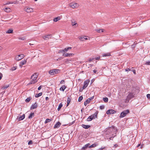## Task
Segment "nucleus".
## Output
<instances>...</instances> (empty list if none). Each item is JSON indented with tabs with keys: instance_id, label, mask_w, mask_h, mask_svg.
<instances>
[{
	"instance_id": "obj_37",
	"label": "nucleus",
	"mask_w": 150,
	"mask_h": 150,
	"mask_svg": "<svg viewBox=\"0 0 150 150\" xmlns=\"http://www.w3.org/2000/svg\"><path fill=\"white\" fill-rule=\"evenodd\" d=\"M97 146L96 144H93L90 146L89 147H95Z\"/></svg>"
},
{
	"instance_id": "obj_1",
	"label": "nucleus",
	"mask_w": 150,
	"mask_h": 150,
	"mask_svg": "<svg viewBox=\"0 0 150 150\" xmlns=\"http://www.w3.org/2000/svg\"><path fill=\"white\" fill-rule=\"evenodd\" d=\"M38 75L36 73L33 74L31 76L30 80L28 85L34 84L37 83L38 81L37 79Z\"/></svg>"
},
{
	"instance_id": "obj_28",
	"label": "nucleus",
	"mask_w": 150,
	"mask_h": 150,
	"mask_svg": "<svg viewBox=\"0 0 150 150\" xmlns=\"http://www.w3.org/2000/svg\"><path fill=\"white\" fill-rule=\"evenodd\" d=\"M71 47H69L67 48H66L64 49V53L65 52H67L69 50L71 49Z\"/></svg>"
},
{
	"instance_id": "obj_14",
	"label": "nucleus",
	"mask_w": 150,
	"mask_h": 150,
	"mask_svg": "<svg viewBox=\"0 0 150 150\" xmlns=\"http://www.w3.org/2000/svg\"><path fill=\"white\" fill-rule=\"evenodd\" d=\"M28 13H30L33 11V9L31 8L28 7L25 10Z\"/></svg>"
},
{
	"instance_id": "obj_49",
	"label": "nucleus",
	"mask_w": 150,
	"mask_h": 150,
	"mask_svg": "<svg viewBox=\"0 0 150 150\" xmlns=\"http://www.w3.org/2000/svg\"><path fill=\"white\" fill-rule=\"evenodd\" d=\"M64 83V80H62V81H61L60 82V84H63V83Z\"/></svg>"
},
{
	"instance_id": "obj_17",
	"label": "nucleus",
	"mask_w": 150,
	"mask_h": 150,
	"mask_svg": "<svg viewBox=\"0 0 150 150\" xmlns=\"http://www.w3.org/2000/svg\"><path fill=\"white\" fill-rule=\"evenodd\" d=\"M61 18L60 17L58 16L57 17L53 19V21L54 22H56L58 21Z\"/></svg>"
},
{
	"instance_id": "obj_2",
	"label": "nucleus",
	"mask_w": 150,
	"mask_h": 150,
	"mask_svg": "<svg viewBox=\"0 0 150 150\" xmlns=\"http://www.w3.org/2000/svg\"><path fill=\"white\" fill-rule=\"evenodd\" d=\"M98 112V111H97L94 114L89 116L87 119V120L88 121H91L93 119H95L96 117H97V115Z\"/></svg>"
},
{
	"instance_id": "obj_62",
	"label": "nucleus",
	"mask_w": 150,
	"mask_h": 150,
	"mask_svg": "<svg viewBox=\"0 0 150 150\" xmlns=\"http://www.w3.org/2000/svg\"><path fill=\"white\" fill-rule=\"evenodd\" d=\"M107 131H108L109 133H110V129H109L108 131V130H106L105 132H107Z\"/></svg>"
},
{
	"instance_id": "obj_38",
	"label": "nucleus",
	"mask_w": 150,
	"mask_h": 150,
	"mask_svg": "<svg viewBox=\"0 0 150 150\" xmlns=\"http://www.w3.org/2000/svg\"><path fill=\"white\" fill-rule=\"evenodd\" d=\"M84 36H81V37H79V39L80 40H81V41H84Z\"/></svg>"
},
{
	"instance_id": "obj_52",
	"label": "nucleus",
	"mask_w": 150,
	"mask_h": 150,
	"mask_svg": "<svg viewBox=\"0 0 150 150\" xmlns=\"http://www.w3.org/2000/svg\"><path fill=\"white\" fill-rule=\"evenodd\" d=\"M147 97L148 98L150 99V94H148L147 95Z\"/></svg>"
},
{
	"instance_id": "obj_64",
	"label": "nucleus",
	"mask_w": 150,
	"mask_h": 150,
	"mask_svg": "<svg viewBox=\"0 0 150 150\" xmlns=\"http://www.w3.org/2000/svg\"><path fill=\"white\" fill-rule=\"evenodd\" d=\"M143 146V145H141V146L140 147V148H142Z\"/></svg>"
},
{
	"instance_id": "obj_24",
	"label": "nucleus",
	"mask_w": 150,
	"mask_h": 150,
	"mask_svg": "<svg viewBox=\"0 0 150 150\" xmlns=\"http://www.w3.org/2000/svg\"><path fill=\"white\" fill-rule=\"evenodd\" d=\"M62 106L63 105L62 103H60L58 106V108H57V110L58 111H59L60 110L61 108L62 107Z\"/></svg>"
},
{
	"instance_id": "obj_29",
	"label": "nucleus",
	"mask_w": 150,
	"mask_h": 150,
	"mask_svg": "<svg viewBox=\"0 0 150 150\" xmlns=\"http://www.w3.org/2000/svg\"><path fill=\"white\" fill-rule=\"evenodd\" d=\"M31 99L32 98L31 97H29L25 100V102L27 103H28Z\"/></svg>"
},
{
	"instance_id": "obj_46",
	"label": "nucleus",
	"mask_w": 150,
	"mask_h": 150,
	"mask_svg": "<svg viewBox=\"0 0 150 150\" xmlns=\"http://www.w3.org/2000/svg\"><path fill=\"white\" fill-rule=\"evenodd\" d=\"M94 98V96H93L90 98H88V100H89L90 101L91 100L93 99Z\"/></svg>"
},
{
	"instance_id": "obj_23",
	"label": "nucleus",
	"mask_w": 150,
	"mask_h": 150,
	"mask_svg": "<svg viewBox=\"0 0 150 150\" xmlns=\"http://www.w3.org/2000/svg\"><path fill=\"white\" fill-rule=\"evenodd\" d=\"M71 101V98L69 97H68L67 99V106L70 103Z\"/></svg>"
},
{
	"instance_id": "obj_16",
	"label": "nucleus",
	"mask_w": 150,
	"mask_h": 150,
	"mask_svg": "<svg viewBox=\"0 0 150 150\" xmlns=\"http://www.w3.org/2000/svg\"><path fill=\"white\" fill-rule=\"evenodd\" d=\"M34 116V112H31L29 115L28 118L29 119H31Z\"/></svg>"
},
{
	"instance_id": "obj_15",
	"label": "nucleus",
	"mask_w": 150,
	"mask_h": 150,
	"mask_svg": "<svg viewBox=\"0 0 150 150\" xmlns=\"http://www.w3.org/2000/svg\"><path fill=\"white\" fill-rule=\"evenodd\" d=\"M67 88V86L65 85L62 86L60 88L59 90L63 91H64L65 89Z\"/></svg>"
},
{
	"instance_id": "obj_61",
	"label": "nucleus",
	"mask_w": 150,
	"mask_h": 150,
	"mask_svg": "<svg viewBox=\"0 0 150 150\" xmlns=\"http://www.w3.org/2000/svg\"><path fill=\"white\" fill-rule=\"evenodd\" d=\"M105 147H103V148H102V147H101V148H100V150H103V149H105Z\"/></svg>"
},
{
	"instance_id": "obj_20",
	"label": "nucleus",
	"mask_w": 150,
	"mask_h": 150,
	"mask_svg": "<svg viewBox=\"0 0 150 150\" xmlns=\"http://www.w3.org/2000/svg\"><path fill=\"white\" fill-rule=\"evenodd\" d=\"M82 126L83 128H84L85 129H88L90 127V126L89 125H83V124L82 125Z\"/></svg>"
},
{
	"instance_id": "obj_59",
	"label": "nucleus",
	"mask_w": 150,
	"mask_h": 150,
	"mask_svg": "<svg viewBox=\"0 0 150 150\" xmlns=\"http://www.w3.org/2000/svg\"><path fill=\"white\" fill-rule=\"evenodd\" d=\"M93 72L95 73H96L97 72V70H94L93 71Z\"/></svg>"
},
{
	"instance_id": "obj_56",
	"label": "nucleus",
	"mask_w": 150,
	"mask_h": 150,
	"mask_svg": "<svg viewBox=\"0 0 150 150\" xmlns=\"http://www.w3.org/2000/svg\"><path fill=\"white\" fill-rule=\"evenodd\" d=\"M113 137H110L109 138V139L110 140H112Z\"/></svg>"
},
{
	"instance_id": "obj_51",
	"label": "nucleus",
	"mask_w": 150,
	"mask_h": 150,
	"mask_svg": "<svg viewBox=\"0 0 150 150\" xmlns=\"http://www.w3.org/2000/svg\"><path fill=\"white\" fill-rule=\"evenodd\" d=\"M146 64L147 65H150V61L146 62Z\"/></svg>"
},
{
	"instance_id": "obj_25",
	"label": "nucleus",
	"mask_w": 150,
	"mask_h": 150,
	"mask_svg": "<svg viewBox=\"0 0 150 150\" xmlns=\"http://www.w3.org/2000/svg\"><path fill=\"white\" fill-rule=\"evenodd\" d=\"M13 30L12 29H9L8 31H6V33L10 34L12 33H13Z\"/></svg>"
},
{
	"instance_id": "obj_30",
	"label": "nucleus",
	"mask_w": 150,
	"mask_h": 150,
	"mask_svg": "<svg viewBox=\"0 0 150 150\" xmlns=\"http://www.w3.org/2000/svg\"><path fill=\"white\" fill-rule=\"evenodd\" d=\"M90 100H88V99H87L84 102V105L85 106H86L87 104L89 103H90Z\"/></svg>"
},
{
	"instance_id": "obj_55",
	"label": "nucleus",
	"mask_w": 150,
	"mask_h": 150,
	"mask_svg": "<svg viewBox=\"0 0 150 150\" xmlns=\"http://www.w3.org/2000/svg\"><path fill=\"white\" fill-rule=\"evenodd\" d=\"M84 40H88V38H86V36H84Z\"/></svg>"
},
{
	"instance_id": "obj_12",
	"label": "nucleus",
	"mask_w": 150,
	"mask_h": 150,
	"mask_svg": "<svg viewBox=\"0 0 150 150\" xmlns=\"http://www.w3.org/2000/svg\"><path fill=\"white\" fill-rule=\"evenodd\" d=\"M27 62L26 60H24L21 61L20 63L19 66L20 67H22V66L26 64Z\"/></svg>"
},
{
	"instance_id": "obj_21",
	"label": "nucleus",
	"mask_w": 150,
	"mask_h": 150,
	"mask_svg": "<svg viewBox=\"0 0 150 150\" xmlns=\"http://www.w3.org/2000/svg\"><path fill=\"white\" fill-rule=\"evenodd\" d=\"M11 9L8 8H5L4 11L6 12H10L11 11Z\"/></svg>"
},
{
	"instance_id": "obj_45",
	"label": "nucleus",
	"mask_w": 150,
	"mask_h": 150,
	"mask_svg": "<svg viewBox=\"0 0 150 150\" xmlns=\"http://www.w3.org/2000/svg\"><path fill=\"white\" fill-rule=\"evenodd\" d=\"M19 40H24L25 39V38L24 37H23L19 38Z\"/></svg>"
},
{
	"instance_id": "obj_60",
	"label": "nucleus",
	"mask_w": 150,
	"mask_h": 150,
	"mask_svg": "<svg viewBox=\"0 0 150 150\" xmlns=\"http://www.w3.org/2000/svg\"><path fill=\"white\" fill-rule=\"evenodd\" d=\"M13 3V2H10L9 3H6V4H12Z\"/></svg>"
},
{
	"instance_id": "obj_31",
	"label": "nucleus",
	"mask_w": 150,
	"mask_h": 150,
	"mask_svg": "<svg viewBox=\"0 0 150 150\" xmlns=\"http://www.w3.org/2000/svg\"><path fill=\"white\" fill-rule=\"evenodd\" d=\"M54 74H57L59 73V69H54Z\"/></svg>"
},
{
	"instance_id": "obj_19",
	"label": "nucleus",
	"mask_w": 150,
	"mask_h": 150,
	"mask_svg": "<svg viewBox=\"0 0 150 150\" xmlns=\"http://www.w3.org/2000/svg\"><path fill=\"white\" fill-rule=\"evenodd\" d=\"M49 73L52 75H54V70L53 69H51L49 71Z\"/></svg>"
},
{
	"instance_id": "obj_32",
	"label": "nucleus",
	"mask_w": 150,
	"mask_h": 150,
	"mask_svg": "<svg viewBox=\"0 0 150 150\" xmlns=\"http://www.w3.org/2000/svg\"><path fill=\"white\" fill-rule=\"evenodd\" d=\"M52 118L50 119L47 118L46 119L45 123H46L50 121H52Z\"/></svg>"
},
{
	"instance_id": "obj_6",
	"label": "nucleus",
	"mask_w": 150,
	"mask_h": 150,
	"mask_svg": "<svg viewBox=\"0 0 150 150\" xmlns=\"http://www.w3.org/2000/svg\"><path fill=\"white\" fill-rule=\"evenodd\" d=\"M135 94L133 93H129L127 97V99L128 100H130L132 98L134 97Z\"/></svg>"
},
{
	"instance_id": "obj_18",
	"label": "nucleus",
	"mask_w": 150,
	"mask_h": 150,
	"mask_svg": "<svg viewBox=\"0 0 150 150\" xmlns=\"http://www.w3.org/2000/svg\"><path fill=\"white\" fill-rule=\"evenodd\" d=\"M25 115L24 114H23L21 116H20V117L18 118L19 120L21 121L22 120L25 118Z\"/></svg>"
},
{
	"instance_id": "obj_34",
	"label": "nucleus",
	"mask_w": 150,
	"mask_h": 150,
	"mask_svg": "<svg viewBox=\"0 0 150 150\" xmlns=\"http://www.w3.org/2000/svg\"><path fill=\"white\" fill-rule=\"evenodd\" d=\"M9 86V85H4V86L3 87H2V88L3 89H6Z\"/></svg>"
},
{
	"instance_id": "obj_27",
	"label": "nucleus",
	"mask_w": 150,
	"mask_h": 150,
	"mask_svg": "<svg viewBox=\"0 0 150 150\" xmlns=\"http://www.w3.org/2000/svg\"><path fill=\"white\" fill-rule=\"evenodd\" d=\"M96 31L98 33H101L103 32V30L100 29H96Z\"/></svg>"
},
{
	"instance_id": "obj_40",
	"label": "nucleus",
	"mask_w": 150,
	"mask_h": 150,
	"mask_svg": "<svg viewBox=\"0 0 150 150\" xmlns=\"http://www.w3.org/2000/svg\"><path fill=\"white\" fill-rule=\"evenodd\" d=\"M133 67L132 68H131V71H132L133 72L134 74H136V71L134 69H133Z\"/></svg>"
},
{
	"instance_id": "obj_7",
	"label": "nucleus",
	"mask_w": 150,
	"mask_h": 150,
	"mask_svg": "<svg viewBox=\"0 0 150 150\" xmlns=\"http://www.w3.org/2000/svg\"><path fill=\"white\" fill-rule=\"evenodd\" d=\"M116 111H115L113 109H110L108 110L107 111L106 113L107 114H111L116 113Z\"/></svg>"
},
{
	"instance_id": "obj_58",
	"label": "nucleus",
	"mask_w": 150,
	"mask_h": 150,
	"mask_svg": "<svg viewBox=\"0 0 150 150\" xmlns=\"http://www.w3.org/2000/svg\"><path fill=\"white\" fill-rule=\"evenodd\" d=\"M93 59H88V61L89 62H91V61H92Z\"/></svg>"
},
{
	"instance_id": "obj_42",
	"label": "nucleus",
	"mask_w": 150,
	"mask_h": 150,
	"mask_svg": "<svg viewBox=\"0 0 150 150\" xmlns=\"http://www.w3.org/2000/svg\"><path fill=\"white\" fill-rule=\"evenodd\" d=\"M131 69H130V68H126V69H125V71H131Z\"/></svg>"
},
{
	"instance_id": "obj_63",
	"label": "nucleus",
	"mask_w": 150,
	"mask_h": 150,
	"mask_svg": "<svg viewBox=\"0 0 150 150\" xmlns=\"http://www.w3.org/2000/svg\"><path fill=\"white\" fill-rule=\"evenodd\" d=\"M140 146V144H139L137 145V147H139Z\"/></svg>"
},
{
	"instance_id": "obj_9",
	"label": "nucleus",
	"mask_w": 150,
	"mask_h": 150,
	"mask_svg": "<svg viewBox=\"0 0 150 150\" xmlns=\"http://www.w3.org/2000/svg\"><path fill=\"white\" fill-rule=\"evenodd\" d=\"M74 55V54L73 53H64L63 54V56H64L65 57H68L73 56Z\"/></svg>"
},
{
	"instance_id": "obj_22",
	"label": "nucleus",
	"mask_w": 150,
	"mask_h": 150,
	"mask_svg": "<svg viewBox=\"0 0 150 150\" xmlns=\"http://www.w3.org/2000/svg\"><path fill=\"white\" fill-rule=\"evenodd\" d=\"M111 56L110 53H108L106 54H103L102 55V56L103 57L110 56Z\"/></svg>"
},
{
	"instance_id": "obj_3",
	"label": "nucleus",
	"mask_w": 150,
	"mask_h": 150,
	"mask_svg": "<svg viewBox=\"0 0 150 150\" xmlns=\"http://www.w3.org/2000/svg\"><path fill=\"white\" fill-rule=\"evenodd\" d=\"M129 110H124L122 112L120 116V118H122L125 116L127 114L129 113Z\"/></svg>"
},
{
	"instance_id": "obj_35",
	"label": "nucleus",
	"mask_w": 150,
	"mask_h": 150,
	"mask_svg": "<svg viewBox=\"0 0 150 150\" xmlns=\"http://www.w3.org/2000/svg\"><path fill=\"white\" fill-rule=\"evenodd\" d=\"M103 99L105 102H107L108 101V98H103Z\"/></svg>"
},
{
	"instance_id": "obj_11",
	"label": "nucleus",
	"mask_w": 150,
	"mask_h": 150,
	"mask_svg": "<svg viewBox=\"0 0 150 150\" xmlns=\"http://www.w3.org/2000/svg\"><path fill=\"white\" fill-rule=\"evenodd\" d=\"M38 107V105L36 103H35L34 104H33L30 107V109L31 110L33 109L36 108Z\"/></svg>"
},
{
	"instance_id": "obj_26",
	"label": "nucleus",
	"mask_w": 150,
	"mask_h": 150,
	"mask_svg": "<svg viewBox=\"0 0 150 150\" xmlns=\"http://www.w3.org/2000/svg\"><path fill=\"white\" fill-rule=\"evenodd\" d=\"M42 95V92L38 94H36L35 95V97L36 98H38V97L41 96Z\"/></svg>"
},
{
	"instance_id": "obj_39",
	"label": "nucleus",
	"mask_w": 150,
	"mask_h": 150,
	"mask_svg": "<svg viewBox=\"0 0 150 150\" xmlns=\"http://www.w3.org/2000/svg\"><path fill=\"white\" fill-rule=\"evenodd\" d=\"M16 69V67H12L11 69L10 70L12 71H14Z\"/></svg>"
},
{
	"instance_id": "obj_13",
	"label": "nucleus",
	"mask_w": 150,
	"mask_h": 150,
	"mask_svg": "<svg viewBox=\"0 0 150 150\" xmlns=\"http://www.w3.org/2000/svg\"><path fill=\"white\" fill-rule=\"evenodd\" d=\"M61 125V123L59 122H57L54 125V128H59Z\"/></svg>"
},
{
	"instance_id": "obj_4",
	"label": "nucleus",
	"mask_w": 150,
	"mask_h": 150,
	"mask_svg": "<svg viewBox=\"0 0 150 150\" xmlns=\"http://www.w3.org/2000/svg\"><path fill=\"white\" fill-rule=\"evenodd\" d=\"M69 6L71 8H77L78 7L79 5L76 3H71L69 4Z\"/></svg>"
},
{
	"instance_id": "obj_10",
	"label": "nucleus",
	"mask_w": 150,
	"mask_h": 150,
	"mask_svg": "<svg viewBox=\"0 0 150 150\" xmlns=\"http://www.w3.org/2000/svg\"><path fill=\"white\" fill-rule=\"evenodd\" d=\"M89 82V81H86L84 82V84L83 87V89H84L87 87Z\"/></svg>"
},
{
	"instance_id": "obj_5",
	"label": "nucleus",
	"mask_w": 150,
	"mask_h": 150,
	"mask_svg": "<svg viewBox=\"0 0 150 150\" xmlns=\"http://www.w3.org/2000/svg\"><path fill=\"white\" fill-rule=\"evenodd\" d=\"M24 55L23 54H21L16 56L15 59L17 61H19L23 58L24 57Z\"/></svg>"
},
{
	"instance_id": "obj_44",
	"label": "nucleus",
	"mask_w": 150,
	"mask_h": 150,
	"mask_svg": "<svg viewBox=\"0 0 150 150\" xmlns=\"http://www.w3.org/2000/svg\"><path fill=\"white\" fill-rule=\"evenodd\" d=\"M28 145H30V144H33L32 141L31 140H30V141H29L28 142Z\"/></svg>"
},
{
	"instance_id": "obj_33",
	"label": "nucleus",
	"mask_w": 150,
	"mask_h": 150,
	"mask_svg": "<svg viewBox=\"0 0 150 150\" xmlns=\"http://www.w3.org/2000/svg\"><path fill=\"white\" fill-rule=\"evenodd\" d=\"M89 145V144H86L85 146H84L82 148V149H86L88 147Z\"/></svg>"
},
{
	"instance_id": "obj_50",
	"label": "nucleus",
	"mask_w": 150,
	"mask_h": 150,
	"mask_svg": "<svg viewBox=\"0 0 150 150\" xmlns=\"http://www.w3.org/2000/svg\"><path fill=\"white\" fill-rule=\"evenodd\" d=\"M72 25L73 26H74V25H75L76 24H77V23H76L75 22H72Z\"/></svg>"
},
{
	"instance_id": "obj_41",
	"label": "nucleus",
	"mask_w": 150,
	"mask_h": 150,
	"mask_svg": "<svg viewBox=\"0 0 150 150\" xmlns=\"http://www.w3.org/2000/svg\"><path fill=\"white\" fill-rule=\"evenodd\" d=\"M61 52H63V53H64V50H59V51L58 52V53H59Z\"/></svg>"
},
{
	"instance_id": "obj_48",
	"label": "nucleus",
	"mask_w": 150,
	"mask_h": 150,
	"mask_svg": "<svg viewBox=\"0 0 150 150\" xmlns=\"http://www.w3.org/2000/svg\"><path fill=\"white\" fill-rule=\"evenodd\" d=\"M3 77V75L2 73L0 72V80H1Z\"/></svg>"
},
{
	"instance_id": "obj_36",
	"label": "nucleus",
	"mask_w": 150,
	"mask_h": 150,
	"mask_svg": "<svg viewBox=\"0 0 150 150\" xmlns=\"http://www.w3.org/2000/svg\"><path fill=\"white\" fill-rule=\"evenodd\" d=\"M83 99V97L82 96H80L79 98L78 101L79 102L81 101Z\"/></svg>"
},
{
	"instance_id": "obj_43",
	"label": "nucleus",
	"mask_w": 150,
	"mask_h": 150,
	"mask_svg": "<svg viewBox=\"0 0 150 150\" xmlns=\"http://www.w3.org/2000/svg\"><path fill=\"white\" fill-rule=\"evenodd\" d=\"M100 109L102 110L104 108V105H101L100 106Z\"/></svg>"
},
{
	"instance_id": "obj_47",
	"label": "nucleus",
	"mask_w": 150,
	"mask_h": 150,
	"mask_svg": "<svg viewBox=\"0 0 150 150\" xmlns=\"http://www.w3.org/2000/svg\"><path fill=\"white\" fill-rule=\"evenodd\" d=\"M75 122V121H73L71 123H70L69 124V126H70V125H72Z\"/></svg>"
},
{
	"instance_id": "obj_53",
	"label": "nucleus",
	"mask_w": 150,
	"mask_h": 150,
	"mask_svg": "<svg viewBox=\"0 0 150 150\" xmlns=\"http://www.w3.org/2000/svg\"><path fill=\"white\" fill-rule=\"evenodd\" d=\"M95 59L96 60H99V59H100V57H96L95 58Z\"/></svg>"
},
{
	"instance_id": "obj_57",
	"label": "nucleus",
	"mask_w": 150,
	"mask_h": 150,
	"mask_svg": "<svg viewBox=\"0 0 150 150\" xmlns=\"http://www.w3.org/2000/svg\"><path fill=\"white\" fill-rule=\"evenodd\" d=\"M45 99L46 100H49V98L48 97H47L45 98Z\"/></svg>"
},
{
	"instance_id": "obj_54",
	"label": "nucleus",
	"mask_w": 150,
	"mask_h": 150,
	"mask_svg": "<svg viewBox=\"0 0 150 150\" xmlns=\"http://www.w3.org/2000/svg\"><path fill=\"white\" fill-rule=\"evenodd\" d=\"M41 88H42V86H39L38 88V90H40L41 89Z\"/></svg>"
},
{
	"instance_id": "obj_8",
	"label": "nucleus",
	"mask_w": 150,
	"mask_h": 150,
	"mask_svg": "<svg viewBox=\"0 0 150 150\" xmlns=\"http://www.w3.org/2000/svg\"><path fill=\"white\" fill-rule=\"evenodd\" d=\"M52 37L51 35H46L43 36L42 37V38L45 40H47L50 38H51Z\"/></svg>"
}]
</instances>
